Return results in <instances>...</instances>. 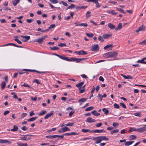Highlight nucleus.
Returning <instances> with one entry per match:
<instances>
[{
    "label": "nucleus",
    "instance_id": "nucleus-55",
    "mask_svg": "<svg viewBox=\"0 0 146 146\" xmlns=\"http://www.w3.org/2000/svg\"><path fill=\"white\" fill-rule=\"evenodd\" d=\"M137 62L145 64V62L144 61L143 59H142L141 60H138L137 61Z\"/></svg>",
    "mask_w": 146,
    "mask_h": 146
},
{
    "label": "nucleus",
    "instance_id": "nucleus-23",
    "mask_svg": "<svg viewBox=\"0 0 146 146\" xmlns=\"http://www.w3.org/2000/svg\"><path fill=\"white\" fill-rule=\"evenodd\" d=\"M47 113L46 111L45 110H42L41 111L38 113V115H39L41 116L42 115L46 113Z\"/></svg>",
    "mask_w": 146,
    "mask_h": 146
},
{
    "label": "nucleus",
    "instance_id": "nucleus-21",
    "mask_svg": "<svg viewBox=\"0 0 146 146\" xmlns=\"http://www.w3.org/2000/svg\"><path fill=\"white\" fill-rule=\"evenodd\" d=\"M122 28V23H119L118 24L117 27L115 28V30H120Z\"/></svg>",
    "mask_w": 146,
    "mask_h": 146
},
{
    "label": "nucleus",
    "instance_id": "nucleus-53",
    "mask_svg": "<svg viewBox=\"0 0 146 146\" xmlns=\"http://www.w3.org/2000/svg\"><path fill=\"white\" fill-rule=\"evenodd\" d=\"M113 106L115 108L119 109V105L116 103H115L114 104Z\"/></svg>",
    "mask_w": 146,
    "mask_h": 146
},
{
    "label": "nucleus",
    "instance_id": "nucleus-17",
    "mask_svg": "<svg viewBox=\"0 0 146 146\" xmlns=\"http://www.w3.org/2000/svg\"><path fill=\"white\" fill-rule=\"evenodd\" d=\"M112 35L111 34H104L103 35V37L104 39H107L109 38L110 36H111Z\"/></svg>",
    "mask_w": 146,
    "mask_h": 146
},
{
    "label": "nucleus",
    "instance_id": "nucleus-32",
    "mask_svg": "<svg viewBox=\"0 0 146 146\" xmlns=\"http://www.w3.org/2000/svg\"><path fill=\"white\" fill-rule=\"evenodd\" d=\"M87 99L86 98H81L79 100L78 102H84L86 101L87 100Z\"/></svg>",
    "mask_w": 146,
    "mask_h": 146
},
{
    "label": "nucleus",
    "instance_id": "nucleus-52",
    "mask_svg": "<svg viewBox=\"0 0 146 146\" xmlns=\"http://www.w3.org/2000/svg\"><path fill=\"white\" fill-rule=\"evenodd\" d=\"M97 97L100 99V101H102V98H103V96H102V95L101 94H99L97 96Z\"/></svg>",
    "mask_w": 146,
    "mask_h": 146
},
{
    "label": "nucleus",
    "instance_id": "nucleus-61",
    "mask_svg": "<svg viewBox=\"0 0 146 146\" xmlns=\"http://www.w3.org/2000/svg\"><path fill=\"white\" fill-rule=\"evenodd\" d=\"M14 40L15 41H16L18 43L21 44L22 42L19 39L17 38H15Z\"/></svg>",
    "mask_w": 146,
    "mask_h": 146
},
{
    "label": "nucleus",
    "instance_id": "nucleus-12",
    "mask_svg": "<svg viewBox=\"0 0 146 146\" xmlns=\"http://www.w3.org/2000/svg\"><path fill=\"white\" fill-rule=\"evenodd\" d=\"M146 130V128L145 127V126L141 128H139L136 129V131L138 132H143Z\"/></svg>",
    "mask_w": 146,
    "mask_h": 146
},
{
    "label": "nucleus",
    "instance_id": "nucleus-31",
    "mask_svg": "<svg viewBox=\"0 0 146 146\" xmlns=\"http://www.w3.org/2000/svg\"><path fill=\"white\" fill-rule=\"evenodd\" d=\"M46 137L48 139H53L56 137V135H47Z\"/></svg>",
    "mask_w": 146,
    "mask_h": 146
},
{
    "label": "nucleus",
    "instance_id": "nucleus-50",
    "mask_svg": "<svg viewBox=\"0 0 146 146\" xmlns=\"http://www.w3.org/2000/svg\"><path fill=\"white\" fill-rule=\"evenodd\" d=\"M27 115V114L26 113H22V115L21 116V118H24Z\"/></svg>",
    "mask_w": 146,
    "mask_h": 146
},
{
    "label": "nucleus",
    "instance_id": "nucleus-39",
    "mask_svg": "<svg viewBox=\"0 0 146 146\" xmlns=\"http://www.w3.org/2000/svg\"><path fill=\"white\" fill-rule=\"evenodd\" d=\"M94 108V107L92 106L89 107L85 109L86 111H90Z\"/></svg>",
    "mask_w": 146,
    "mask_h": 146
},
{
    "label": "nucleus",
    "instance_id": "nucleus-38",
    "mask_svg": "<svg viewBox=\"0 0 146 146\" xmlns=\"http://www.w3.org/2000/svg\"><path fill=\"white\" fill-rule=\"evenodd\" d=\"M75 7V5L73 4H71L70 6H68L67 9H66L67 10L68 9H74Z\"/></svg>",
    "mask_w": 146,
    "mask_h": 146
},
{
    "label": "nucleus",
    "instance_id": "nucleus-30",
    "mask_svg": "<svg viewBox=\"0 0 146 146\" xmlns=\"http://www.w3.org/2000/svg\"><path fill=\"white\" fill-rule=\"evenodd\" d=\"M82 131L84 133H87L88 132H89L90 133H92V132H91L92 131H91L89 129H82Z\"/></svg>",
    "mask_w": 146,
    "mask_h": 146
},
{
    "label": "nucleus",
    "instance_id": "nucleus-19",
    "mask_svg": "<svg viewBox=\"0 0 146 146\" xmlns=\"http://www.w3.org/2000/svg\"><path fill=\"white\" fill-rule=\"evenodd\" d=\"M108 27L111 29H114L115 26L111 23H109L108 24Z\"/></svg>",
    "mask_w": 146,
    "mask_h": 146
},
{
    "label": "nucleus",
    "instance_id": "nucleus-35",
    "mask_svg": "<svg viewBox=\"0 0 146 146\" xmlns=\"http://www.w3.org/2000/svg\"><path fill=\"white\" fill-rule=\"evenodd\" d=\"M76 26L87 27L88 26V24H87L86 23H81L80 24H78V25H76Z\"/></svg>",
    "mask_w": 146,
    "mask_h": 146
},
{
    "label": "nucleus",
    "instance_id": "nucleus-11",
    "mask_svg": "<svg viewBox=\"0 0 146 146\" xmlns=\"http://www.w3.org/2000/svg\"><path fill=\"white\" fill-rule=\"evenodd\" d=\"M54 111H51L50 113H48L47 114L46 116L44 117V118L45 119H48L49 117H50L51 116L53 115H54Z\"/></svg>",
    "mask_w": 146,
    "mask_h": 146
},
{
    "label": "nucleus",
    "instance_id": "nucleus-9",
    "mask_svg": "<svg viewBox=\"0 0 146 146\" xmlns=\"http://www.w3.org/2000/svg\"><path fill=\"white\" fill-rule=\"evenodd\" d=\"M145 28V27L143 25L139 27L138 29L135 31L136 32L138 33L140 31H144Z\"/></svg>",
    "mask_w": 146,
    "mask_h": 146
},
{
    "label": "nucleus",
    "instance_id": "nucleus-28",
    "mask_svg": "<svg viewBox=\"0 0 146 146\" xmlns=\"http://www.w3.org/2000/svg\"><path fill=\"white\" fill-rule=\"evenodd\" d=\"M37 118L38 117H32L29 119H28V121L29 122L33 121L36 120Z\"/></svg>",
    "mask_w": 146,
    "mask_h": 146
},
{
    "label": "nucleus",
    "instance_id": "nucleus-25",
    "mask_svg": "<svg viewBox=\"0 0 146 146\" xmlns=\"http://www.w3.org/2000/svg\"><path fill=\"white\" fill-rule=\"evenodd\" d=\"M134 142V141L126 142L125 143V145L126 146H128L132 144Z\"/></svg>",
    "mask_w": 146,
    "mask_h": 146
},
{
    "label": "nucleus",
    "instance_id": "nucleus-51",
    "mask_svg": "<svg viewBox=\"0 0 146 146\" xmlns=\"http://www.w3.org/2000/svg\"><path fill=\"white\" fill-rule=\"evenodd\" d=\"M58 46H60V47H63V46H66V45L65 43H61L60 44H58Z\"/></svg>",
    "mask_w": 146,
    "mask_h": 146
},
{
    "label": "nucleus",
    "instance_id": "nucleus-41",
    "mask_svg": "<svg viewBox=\"0 0 146 146\" xmlns=\"http://www.w3.org/2000/svg\"><path fill=\"white\" fill-rule=\"evenodd\" d=\"M94 3L96 4L97 7L98 8L100 6V5L98 1V0H96Z\"/></svg>",
    "mask_w": 146,
    "mask_h": 146
},
{
    "label": "nucleus",
    "instance_id": "nucleus-60",
    "mask_svg": "<svg viewBox=\"0 0 146 146\" xmlns=\"http://www.w3.org/2000/svg\"><path fill=\"white\" fill-rule=\"evenodd\" d=\"M112 125L114 127H117L119 125V124L117 123L114 122L113 123Z\"/></svg>",
    "mask_w": 146,
    "mask_h": 146
},
{
    "label": "nucleus",
    "instance_id": "nucleus-54",
    "mask_svg": "<svg viewBox=\"0 0 146 146\" xmlns=\"http://www.w3.org/2000/svg\"><path fill=\"white\" fill-rule=\"evenodd\" d=\"M134 115L137 117H140L141 116V114L139 112H136L134 113Z\"/></svg>",
    "mask_w": 146,
    "mask_h": 146
},
{
    "label": "nucleus",
    "instance_id": "nucleus-45",
    "mask_svg": "<svg viewBox=\"0 0 146 146\" xmlns=\"http://www.w3.org/2000/svg\"><path fill=\"white\" fill-rule=\"evenodd\" d=\"M86 35L88 36L90 38L92 37L94 35V34L93 33L90 34L87 33H86Z\"/></svg>",
    "mask_w": 146,
    "mask_h": 146
},
{
    "label": "nucleus",
    "instance_id": "nucleus-26",
    "mask_svg": "<svg viewBox=\"0 0 146 146\" xmlns=\"http://www.w3.org/2000/svg\"><path fill=\"white\" fill-rule=\"evenodd\" d=\"M19 1L20 0H14L13 1L12 3L14 6H16Z\"/></svg>",
    "mask_w": 146,
    "mask_h": 146
},
{
    "label": "nucleus",
    "instance_id": "nucleus-57",
    "mask_svg": "<svg viewBox=\"0 0 146 146\" xmlns=\"http://www.w3.org/2000/svg\"><path fill=\"white\" fill-rule=\"evenodd\" d=\"M50 1L53 3H56L58 2L57 0H50Z\"/></svg>",
    "mask_w": 146,
    "mask_h": 146
},
{
    "label": "nucleus",
    "instance_id": "nucleus-16",
    "mask_svg": "<svg viewBox=\"0 0 146 146\" xmlns=\"http://www.w3.org/2000/svg\"><path fill=\"white\" fill-rule=\"evenodd\" d=\"M11 142V141H9L8 140H3L0 139V143H10Z\"/></svg>",
    "mask_w": 146,
    "mask_h": 146
},
{
    "label": "nucleus",
    "instance_id": "nucleus-62",
    "mask_svg": "<svg viewBox=\"0 0 146 146\" xmlns=\"http://www.w3.org/2000/svg\"><path fill=\"white\" fill-rule=\"evenodd\" d=\"M74 123H68L65 124V125L66 126H72Z\"/></svg>",
    "mask_w": 146,
    "mask_h": 146
},
{
    "label": "nucleus",
    "instance_id": "nucleus-24",
    "mask_svg": "<svg viewBox=\"0 0 146 146\" xmlns=\"http://www.w3.org/2000/svg\"><path fill=\"white\" fill-rule=\"evenodd\" d=\"M100 138L101 141L102 140H106L108 141V139L106 138V137L105 136H100Z\"/></svg>",
    "mask_w": 146,
    "mask_h": 146
},
{
    "label": "nucleus",
    "instance_id": "nucleus-34",
    "mask_svg": "<svg viewBox=\"0 0 146 146\" xmlns=\"http://www.w3.org/2000/svg\"><path fill=\"white\" fill-rule=\"evenodd\" d=\"M6 83L4 82H3L1 84V88L2 89H3L5 88L6 86Z\"/></svg>",
    "mask_w": 146,
    "mask_h": 146
},
{
    "label": "nucleus",
    "instance_id": "nucleus-43",
    "mask_svg": "<svg viewBox=\"0 0 146 146\" xmlns=\"http://www.w3.org/2000/svg\"><path fill=\"white\" fill-rule=\"evenodd\" d=\"M102 110L104 112L105 114H107L109 112L108 110L106 108H103L102 109Z\"/></svg>",
    "mask_w": 146,
    "mask_h": 146
},
{
    "label": "nucleus",
    "instance_id": "nucleus-37",
    "mask_svg": "<svg viewBox=\"0 0 146 146\" xmlns=\"http://www.w3.org/2000/svg\"><path fill=\"white\" fill-rule=\"evenodd\" d=\"M129 138L130 140H133L136 139V136L134 135H131L129 137Z\"/></svg>",
    "mask_w": 146,
    "mask_h": 146
},
{
    "label": "nucleus",
    "instance_id": "nucleus-5",
    "mask_svg": "<svg viewBox=\"0 0 146 146\" xmlns=\"http://www.w3.org/2000/svg\"><path fill=\"white\" fill-rule=\"evenodd\" d=\"M92 51H97L99 50V46L97 44H94L93 45L91 49Z\"/></svg>",
    "mask_w": 146,
    "mask_h": 146
},
{
    "label": "nucleus",
    "instance_id": "nucleus-6",
    "mask_svg": "<svg viewBox=\"0 0 146 146\" xmlns=\"http://www.w3.org/2000/svg\"><path fill=\"white\" fill-rule=\"evenodd\" d=\"M21 37L22 38H23L22 39V40L23 42L27 41L30 38V36H21Z\"/></svg>",
    "mask_w": 146,
    "mask_h": 146
},
{
    "label": "nucleus",
    "instance_id": "nucleus-14",
    "mask_svg": "<svg viewBox=\"0 0 146 146\" xmlns=\"http://www.w3.org/2000/svg\"><path fill=\"white\" fill-rule=\"evenodd\" d=\"M92 133H101L105 132V131L103 129L101 130L99 129H95L94 130H92Z\"/></svg>",
    "mask_w": 146,
    "mask_h": 146
},
{
    "label": "nucleus",
    "instance_id": "nucleus-15",
    "mask_svg": "<svg viewBox=\"0 0 146 146\" xmlns=\"http://www.w3.org/2000/svg\"><path fill=\"white\" fill-rule=\"evenodd\" d=\"M28 71L30 72H35L38 73L45 74L46 73V72H40L35 70H28Z\"/></svg>",
    "mask_w": 146,
    "mask_h": 146
},
{
    "label": "nucleus",
    "instance_id": "nucleus-18",
    "mask_svg": "<svg viewBox=\"0 0 146 146\" xmlns=\"http://www.w3.org/2000/svg\"><path fill=\"white\" fill-rule=\"evenodd\" d=\"M91 113L95 116H98L100 115V113H98L96 110H94L91 112Z\"/></svg>",
    "mask_w": 146,
    "mask_h": 146
},
{
    "label": "nucleus",
    "instance_id": "nucleus-4",
    "mask_svg": "<svg viewBox=\"0 0 146 146\" xmlns=\"http://www.w3.org/2000/svg\"><path fill=\"white\" fill-rule=\"evenodd\" d=\"M54 54L59 57V58H60L62 60H66L68 61H70V59L68 57L66 56H63L61 55H59L58 54Z\"/></svg>",
    "mask_w": 146,
    "mask_h": 146
},
{
    "label": "nucleus",
    "instance_id": "nucleus-42",
    "mask_svg": "<svg viewBox=\"0 0 146 146\" xmlns=\"http://www.w3.org/2000/svg\"><path fill=\"white\" fill-rule=\"evenodd\" d=\"M113 44H109L105 46L104 47V50H106L108 48H110V47H111L112 46Z\"/></svg>",
    "mask_w": 146,
    "mask_h": 146
},
{
    "label": "nucleus",
    "instance_id": "nucleus-47",
    "mask_svg": "<svg viewBox=\"0 0 146 146\" xmlns=\"http://www.w3.org/2000/svg\"><path fill=\"white\" fill-rule=\"evenodd\" d=\"M50 48L52 50H54L59 49V48L56 46H54L52 48L50 47Z\"/></svg>",
    "mask_w": 146,
    "mask_h": 146
},
{
    "label": "nucleus",
    "instance_id": "nucleus-58",
    "mask_svg": "<svg viewBox=\"0 0 146 146\" xmlns=\"http://www.w3.org/2000/svg\"><path fill=\"white\" fill-rule=\"evenodd\" d=\"M33 21V20L32 19H28L27 20V21L29 23H31Z\"/></svg>",
    "mask_w": 146,
    "mask_h": 146
},
{
    "label": "nucleus",
    "instance_id": "nucleus-29",
    "mask_svg": "<svg viewBox=\"0 0 146 146\" xmlns=\"http://www.w3.org/2000/svg\"><path fill=\"white\" fill-rule=\"evenodd\" d=\"M17 144L18 146H27L28 144L27 143H17Z\"/></svg>",
    "mask_w": 146,
    "mask_h": 146
},
{
    "label": "nucleus",
    "instance_id": "nucleus-13",
    "mask_svg": "<svg viewBox=\"0 0 146 146\" xmlns=\"http://www.w3.org/2000/svg\"><path fill=\"white\" fill-rule=\"evenodd\" d=\"M86 121L89 123L95 122L96 120L95 119L92 118L91 117H89L87 118Z\"/></svg>",
    "mask_w": 146,
    "mask_h": 146
},
{
    "label": "nucleus",
    "instance_id": "nucleus-64",
    "mask_svg": "<svg viewBox=\"0 0 146 146\" xmlns=\"http://www.w3.org/2000/svg\"><path fill=\"white\" fill-rule=\"evenodd\" d=\"M34 82L38 84H40V82L39 80L37 79L34 80Z\"/></svg>",
    "mask_w": 146,
    "mask_h": 146
},
{
    "label": "nucleus",
    "instance_id": "nucleus-40",
    "mask_svg": "<svg viewBox=\"0 0 146 146\" xmlns=\"http://www.w3.org/2000/svg\"><path fill=\"white\" fill-rule=\"evenodd\" d=\"M133 78L132 76L129 75H127V76H125V79H133Z\"/></svg>",
    "mask_w": 146,
    "mask_h": 146
},
{
    "label": "nucleus",
    "instance_id": "nucleus-22",
    "mask_svg": "<svg viewBox=\"0 0 146 146\" xmlns=\"http://www.w3.org/2000/svg\"><path fill=\"white\" fill-rule=\"evenodd\" d=\"M35 41L39 43L40 44H42V43L43 40L41 38H38V39H36Z\"/></svg>",
    "mask_w": 146,
    "mask_h": 146
},
{
    "label": "nucleus",
    "instance_id": "nucleus-46",
    "mask_svg": "<svg viewBox=\"0 0 146 146\" xmlns=\"http://www.w3.org/2000/svg\"><path fill=\"white\" fill-rule=\"evenodd\" d=\"M91 12L88 11L86 13V18H88L90 16Z\"/></svg>",
    "mask_w": 146,
    "mask_h": 146
},
{
    "label": "nucleus",
    "instance_id": "nucleus-63",
    "mask_svg": "<svg viewBox=\"0 0 146 146\" xmlns=\"http://www.w3.org/2000/svg\"><path fill=\"white\" fill-rule=\"evenodd\" d=\"M21 129L23 131H26L27 130L28 128L26 126H24L23 127H21Z\"/></svg>",
    "mask_w": 146,
    "mask_h": 146
},
{
    "label": "nucleus",
    "instance_id": "nucleus-1",
    "mask_svg": "<svg viewBox=\"0 0 146 146\" xmlns=\"http://www.w3.org/2000/svg\"><path fill=\"white\" fill-rule=\"evenodd\" d=\"M117 54V53L116 52L112 51L105 53L103 56L106 58H112L116 56Z\"/></svg>",
    "mask_w": 146,
    "mask_h": 146
},
{
    "label": "nucleus",
    "instance_id": "nucleus-7",
    "mask_svg": "<svg viewBox=\"0 0 146 146\" xmlns=\"http://www.w3.org/2000/svg\"><path fill=\"white\" fill-rule=\"evenodd\" d=\"M92 139L93 140L96 141L95 143L96 144L99 143L101 141L100 136L94 137L92 138Z\"/></svg>",
    "mask_w": 146,
    "mask_h": 146
},
{
    "label": "nucleus",
    "instance_id": "nucleus-48",
    "mask_svg": "<svg viewBox=\"0 0 146 146\" xmlns=\"http://www.w3.org/2000/svg\"><path fill=\"white\" fill-rule=\"evenodd\" d=\"M22 86H24L25 87H29L31 89H33V88L31 87L29 85L25 83H24L23 85H22Z\"/></svg>",
    "mask_w": 146,
    "mask_h": 146
},
{
    "label": "nucleus",
    "instance_id": "nucleus-2",
    "mask_svg": "<svg viewBox=\"0 0 146 146\" xmlns=\"http://www.w3.org/2000/svg\"><path fill=\"white\" fill-rule=\"evenodd\" d=\"M23 137H21L19 138L21 140L28 141L31 139L30 136H33V135H31L27 134L26 135H23Z\"/></svg>",
    "mask_w": 146,
    "mask_h": 146
},
{
    "label": "nucleus",
    "instance_id": "nucleus-49",
    "mask_svg": "<svg viewBox=\"0 0 146 146\" xmlns=\"http://www.w3.org/2000/svg\"><path fill=\"white\" fill-rule=\"evenodd\" d=\"M79 89L80 90L79 93H82L85 91V88H82V89H81V88H79Z\"/></svg>",
    "mask_w": 146,
    "mask_h": 146
},
{
    "label": "nucleus",
    "instance_id": "nucleus-56",
    "mask_svg": "<svg viewBox=\"0 0 146 146\" xmlns=\"http://www.w3.org/2000/svg\"><path fill=\"white\" fill-rule=\"evenodd\" d=\"M55 25L54 24H52L50 25L48 27L49 29L50 30L51 29L54 27H55Z\"/></svg>",
    "mask_w": 146,
    "mask_h": 146
},
{
    "label": "nucleus",
    "instance_id": "nucleus-3",
    "mask_svg": "<svg viewBox=\"0 0 146 146\" xmlns=\"http://www.w3.org/2000/svg\"><path fill=\"white\" fill-rule=\"evenodd\" d=\"M88 58H78L76 57H71L70 58V62L75 61L77 62H80L81 60L88 59Z\"/></svg>",
    "mask_w": 146,
    "mask_h": 146
},
{
    "label": "nucleus",
    "instance_id": "nucleus-8",
    "mask_svg": "<svg viewBox=\"0 0 146 146\" xmlns=\"http://www.w3.org/2000/svg\"><path fill=\"white\" fill-rule=\"evenodd\" d=\"M75 53L79 55H86L87 54V52H86L84 51L83 50H81L79 51H75L74 52Z\"/></svg>",
    "mask_w": 146,
    "mask_h": 146
},
{
    "label": "nucleus",
    "instance_id": "nucleus-33",
    "mask_svg": "<svg viewBox=\"0 0 146 146\" xmlns=\"http://www.w3.org/2000/svg\"><path fill=\"white\" fill-rule=\"evenodd\" d=\"M62 129L63 130V131L64 132L69 131L70 130V128L67 127H63L62 128Z\"/></svg>",
    "mask_w": 146,
    "mask_h": 146
},
{
    "label": "nucleus",
    "instance_id": "nucleus-20",
    "mask_svg": "<svg viewBox=\"0 0 146 146\" xmlns=\"http://www.w3.org/2000/svg\"><path fill=\"white\" fill-rule=\"evenodd\" d=\"M84 84V82H80L77 84L76 86L78 88H81V87Z\"/></svg>",
    "mask_w": 146,
    "mask_h": 146
},
{
    "label": "nucleus",
    "instance_id": "nucleus-10",
    "mask_svg": "<svg viewBox=\"0 0 146 146\" xmlns=\"http://www.w3.org/2000/svg\"><path fill=\"white\" fill-rule=\"evenodd\" d=\"M79 134L78 133L75 132H72L70 133H67L64 134V135L66 136H70L73 135H77Z\"/></svg>",
    "mask_w": 146,
    "mask_h": 146
},
{
    "label": "nucleus",
    "instance_id": "nucleus-59",
    "mask_svg": "<svg viewBox=\"0 0 146 146\" xmlns=\"http://www.w3.org/2000/svg\"><path fill=\"white\" fill-rule=\"evenodd\" d=\"M119 104L120 106L124 108H126V106L123 103H120Z\"/></svg>",
    "mask_w": 146,
    "mask_h": 146
},
{
    "label": "nucleus",
    "instance_id": "nucleus-27",
    "mask_svg": "<svg viewBox=\"0 0 146 146\" xmlns=\"http://www.w3.org/2000/svg\"><path fill=\"white\" fill-rule=\"evenodd\" d=\"M18 127L16 125H14L13 129H11V131H17L18 129Z\"/></svg>",
    "mask_w": 146,
    "mask_h": 146
},
{
    "label": "nucleus",
    "instance_id": "nucleus-36",
    "mask_svg": "<svg viewBox=\"0 0 146 146\" xmlns=\"http://www.w3.org/2000/svg\"><path fill=\"white\" fill-rule=\"evenodd\" d=\"M116 9L117 11H119L121 13H123L124 14H125L126 13V12H124V10L122 9L119 8H118L117 7L116 8Z\"/></svg>",
    "mask_w": 146,
    "mask_h": 146
},
{
    "label": "nucleus",
    "instance_id": "nucleus-44",
    "mask_svg": "<svg viewBox=\"0 0 146 146\" xmlns=\"http://www.w3.org/2000/svg\"><path fill=\"white\" fill-rule=\"evenodd\" d=\"M98 39L102 42L104 41L103 38L101 36H100L98 37Z\"/></svg>",
    "mask_w": 146,
    "mask_h": 146
}]
</instances>
